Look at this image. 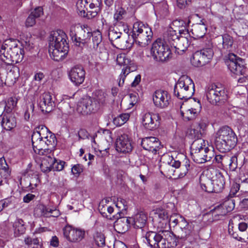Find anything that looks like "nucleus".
Here are the masks:
<instances>
[{"mask_svg":"<svg viewBox=\"0 0 248 248\" xmlns=\"http://www.w3.org/2000/svg\"><path fill=\"white\" fill-rule=\"evenodd\" d=\"M54 97L49 92H45L40 96L39 106L43 112H50L55 106Z\"/></svg>","mask_w":248,"mask_h":248,"instance_id":"18","label":"nucleus"},{"mask_svg":"<svg viewBox=\"0 0 248 248\" xmlns=\"http://www.w3.org/2000/svg\"><path fill=\"white\" fill-rule=\"evenodd\" d=\"M83 33H86V35L79 38V40H88L91 37L92 33L91 32V29L87 24H84L81 26L80 33L82 34Z\"/></svg>","mask_w":248,"mask_h":248,"instance_id":"50","label":"nucleus"},{"mask_svg":"<svg viewBox=\"0 0 248 248\" xmlns=\"http://www.w3.org/2000/svg\"><path fill=\"white\" fill-rule=\"evenodd\" d=\"M219 43L218 47L222 51H230L232 48L233 40L232 36L228 34H223L217 38Z\"/></svg>","mask_w":248,"mask_h":248,"instance_id":"25","label":"nucleus"},{"mask_svg":"<svg viewBox=\"0 0 248 248\" xmlns=\"http://www.w3.org/2000/svg\"><path fill=\"white\" fill-rule=\"evenodd\" d=\"M160 232V239L155 248H174L178 245L179 241L173 232L161 230Z\"/></svg>","mask_w":248,"mask_h":248,"instance_id":"11","label":"nucleus"},{"mask_svg":"<svg viewBox=\"0 0 248 248\" xmlns=\"http://www.w3.org/2000/svg\"><path fill=\"white\" fill-rule=\"evenodd\" d=\"M89 8L91 10L88 11V18L91 19L95 17L97 15L98 12L100 9V7H96V5L91 2H89Z\"/></svg>","mask_w":248,"mask_h":248,"instance_id":"46","label":"nucleus"},{"mask_svg":"<svg viewBox=\"0 0 248 248\" xmlns=\"http://www.w3.org/2000/svg\"><path fill=\"white\" fill-rule=\"evenodd\" d=\"M237 138L234 131L229 126L221 127L216 133L215 144L220 152L226 153L236 145Z\"/></svg>","mask_w":248,"mask_h":248,"instance_id":"3","label":"nucleus"},{"mask_svg":"<svg viewBox=\"0 0 248 248\" xmlns=\"http://www.w3.org/2000/svg\"><path fill=\"white\" fill-rule=\"evenodd\" d=\"M188 173L184 166L182 165L180 170L174 171L173 176L179 178H183Z\"/></svg>","mask_w":248,"mask_h":248,"instance_id":"61","label":"nucleus"},{"mask_svg":"<svg viewBox=\"0 0 248 248\" xmlns=\"http://www.w3.org/2000/svg\"><path fill=\"white\" fill-rule=\"evenodd\" d=\"M201 186L202 189L205 192L215 193V189L213 185L212 180H207L205 183H201Z\"/></svg>","mask_w":248,"mask_h":248,"instance_id":"48","label":"nucleus"},{"mask_svg":"<svg viewBox=\"0 0 248 248\" xmlns=\"http://www.w3.org/2000/svg\"><path fill=\"white\" fill-rule=\"evenodd\" d=\"M48 129L44 125H40L35 128L32 134L31 142L34 152L39 155H46V150L44 142V134L47 132Z\"/></svg>","mask_w":248,"mask_h":248,"instance_id":"8","label":"nucleus"},{"mask_svg":"<svg viewBox=\"0 0 248 248\" xmlns=\"http://www.w3.org/2000/svg\"><path fill=\"white\" fill-rule=\"evenodd\" d=\"M98 109V103L90 97H86L81 99L78 102L77 108L78 112L82 115L94 113Z\"/></svg>","mask_w":248,"mask_h":248,"instance_id":"14","label":"nucleus"},{"mask_svg":"<svg viewBox=\"0 0 248 248\" xmlns=\"http://www.w3.org/2000/svg\"><path fill=\"white\" fill-rule=\"evenodd\" d=\"M54 158V164H53V168L52 170L53 171H61L63 168L65 162L63 161H58L55 158Z\"/></svg>","mask_w":248,"mask_h":248,"instance_id":"56","label":"nucleus"},{"mask_svg":"<svg viewBox=\"0 0 248 248\" xmlns=\"http://www.w3.org/2000/svg\"><path fill=\"white\" fill-rule=\"evenodd\" d=\"M116 62L120 65L127 66L129 63V60L126 58L125 54H120L117 55Z\"/></svg>","mask_w":248,"mask_h":248,"instance_id":"54","label":"nucleus"},{"mask_svg":"<svg viewBox=\"0 0 248 248\" xmlns=\"http://www.w3.org/2000/svg\"><path fill=\"white\" fill-rule=\"evenodd\" d=\"M12 199V198H7L0 201V212L2 210L3 208L9 206L11 204Z\"/></svg>","mask_w":248,"mask_h":248,"instance_id":"64","label":"nucleus"},{"mask_svg":"<svg viewBox=\"0 0 248 248\" xmlns=\"http://www.w3.org/2000/svg\"><path fill=\"white\" fill-rule=\"evenodd\" d=\"M227 213L232 211L235 207L234 200L232 199L225 201L223 204H221Z\"/></svg>","mask_w":248,"mask_h":248,"instance_id":"49","label":"nucleus"},{"mask_svg":"<svg viewBox=\"0 0 248 248\" xmlns=\"http://www.w3.org/2000/svg\"><path fill=\"white\" fill-rule=\"evenodd\" d=\"M195 92V86L192 80L188 76L181 77L174 88V94L181 100H187Z\"/></svg>","mask_w":248,"mask_h":248,"instance_id":"5","label":"nucleus"},{"mask_svg":"<svg viewBox=\"0 0 248 248\" xmlns=\"http://www.w3.org/2000/svg\"><path fill=\"white\" fill-rule=\"evenodd\" d=\"M14 236L16 237L23 234L26 231L24 222L22 219H16L13 224Z\"/></svg>","mask_w":248,"mask_h":248,"instance_id":"38","label":"nucleus"},{"mask_svg":"<svg viewBox=\"0 0 248 248\" xmlns=\"http://www.w3.org/2000/svg\"><path fill=\"white\" fill-rule=\"evenodd\" d=\"M132 33V43L135 42L141 47L148 46L151 43L153 37L151 29L139 21L134 23Z\"/></svg>","mask_w":248,"mask_h":248,"instance_id":"4","label":"nucleus"},{"mask_svg":"<svg viewBox=\"0 0 248 248\" xmlns=\"http://www.w3.org/2000/svg\"><path fill=\"white\" fill-rule=\"evenodd\" d=\"M215 159L217 163H220L222 166H227L229 162L230 156L225 154L217 155L215 156Z\"/></svg>","mask_w":248,"mask_h":248,"instance_id":"47","label":"nucleus"},{"mask_svg":"<svg viewBox=\"0 0 248 248\" xmlns=\"http://www.w3.org/2000/svg\"><path fill=\"white\" fill-rule=\"evenodd\" d=\"M114 27L117 29L118 32L121 33L124 41H126V43L128 44L125 46L126 48L131 47L132 43H129L127 41L125 40L126 37L129 31V29L127 24L123 22L118 21L115 23Z\"/></svg>","mask_w":248,"mask_h":248,"instance_id":"39","label":"nucleus"},{"mask_svg":"<svg viewBox=\"0 0 248 248\" xmlns=\"http://www.w3.org/2000/svg\"><path fill=\"white\" fill-rule=\"evenodd\" d=\"M68 76L71 82L75 85L78 86L84 82L85 71L82 66L76 65L69 71Z\"/></svg>","mask_w":248,"mask_h":248,"instance_id":"19","label":"nucleus"},{"mask_svg":"<svg viewBox=\"0 0 248 248\" xmlns=\"http://www.w3.org/2000/svg\"><path fill=\"white\" fill-rule=\"evenodd\" d=\"M226 63L232 73L236 75H243L246 74L247 68L244 60L233 53L228 54Z\"/></svg>","mask_w":248,"mask_h":248,"instance_id":"10","label":"nucleus"},{"mask_svg":"<svg viewBox=\"0 0 248 248\" xmlns=\"http://www.w3.org/2000/svg\"><path fill=\"white\" fill-rule=\"evenodd\" d=\"M108 36L110 41L116 40L120 39L122 36L121 33L117 31V29L114 27L110 28L108 31Z\"/></svg>","mask_w":248,"mask_h":248,"instance_id":"51","label":"nucleus"},{"mask_svg":"<svg viewBox=\"0 0 248 248\" xmlns=\"http://www.w3.org/2000/svg\"><path fill=\"white\" fill-rule=\"evenodd\" d=\"M129 118L128 113H122L113 119V122L117 126H120L125 124Z\"/></svg>","mask_w":248,"mask_h":248,"instance_id":"44","label":"nucleus"},{"mask_svg":"<svg viewBox=\"0 0 248 248\" xmlns=\"http://www.w3.org/2000/svg\"><path fill=\"white\" fill-rule=\"evenodd\" d=\"M160 231L158 233L155 232H144L142 235L146 240L147 243L151 247L155 248L157 241L160 239Z\"/></svg>","mask_w":248,"mask_h":248,"instance_id":"31","label":"nucleus"},{"mask_svg":"<svg viewBox=\"0 0 248 248\" xmlns=\"http://www.w3.org/2000/svg\"><path fill=\"white\" fill-rule=\"evenodd\" d=\"M214 55L211 48H203L200 51L195 52L191 59V62L193 65L199 67L205 65L208 62Z\"/></svg>","mask_w":248,"mask_h":248,"instance_id":"13","label":"nucleus"},{"mask_svg":"<svg viewBox=\"0 0 248 248\" xmlns=\"http://www.w3.org/2000/svg\"><path fill=\"white\" fill-rule=\"evenodd\" d=\"M212 181L215 189V193H219L222 191L225 184V179L222 173L220 172H217L215 176L213 177Z\"/></svg>","mask_w":248,"mask_h":248,"instance_id":"30","label":"nucleus"},{"mask_svg":"<svg viewBox=\"0 0 248 248\" xmlns=\"http://www.w3.org/2000/svg\"><path fill=\"white\" fill-rule=\"evenodd\" d=\"M130 72V68L127 65L123 68L119 78L118 85L119 86H122L124 85L125 77Z\"/></svg>","mask_w":248,"mask_h":248,"instance_id":"52","label":"nucleus"},{"mask_svg":"<svg viewBox=\"0 0 248 248\" xmlns=\"http://www.w3.org/2000/svg\"><path fill=\"white\" fill-rule=\"evenodd\" d=\"M107 201V200L102 201L99 204L98 210L100 213L103 217L110 219H113L111 215L114 212V208L111 206L104 204V202L106 203Z\"/></svg>","mask_w":248,"mask_h":248,"instance_id":"36","label":"nucleus"},{"mask_svg":"<svg viewBox=\"0 0 248 248\" xmlns=\"http://www.w3.org/2000/svg\"><path fill=\"white\" fill-rule=\"evenodd\" d=\"M180 37V36L177 34L176 31L173 30L171 28H170L164 35L162 40L169 45L170 47L172 48L173 45H175V43H177V40Z\"/></svg>","mask_w":248,"mask_h":248,"instance_id":"29","label":"nucleus"},{"mask_svg":"<svg viewBox=\"0 0 248 248\" xmlns=\"http://www.w3.org/2000/svg\"><path fill=\"white\" fill-rule=\"evenodd\" d=\"M116 149L122 153H128L132 151V146L127 135H121L117 139Z\"/></svg>","mask_w":248,"mask_h":248,"instance_id":"23","label":"nucleus"},{"mask_svg":"<svg viewBox=\"0 0 248 248\" xmlns=\"http://www.w3.org/2000/svg\"><path fill=\"white\" fill-rule=\"evenodd\" d=\"M48 129L44 125H40L35 128L32 134L31 142L34 152L39 155H46V150L44 142V134L47 132Z\"/></svg>","mask_w":248,"mask_h":248,"instance_id":"9","label":"nucleus"},{"mask_svg":"<svg viewBox=\"0 0 248 248\" xmlns=\"http://www.w3.org/2000/svg\"><path fill=\"white\" fill-rule=\"evenodd\" d=\"M66 38V34L61 30L50 33L48 51L50 57L55 61L62 60L68 51L69 46Z\"/></svg>","mask_w":248,"mask_h":248,"instance_id":"1","label":"nucleus"},{"mask_svg":"<svg viewBox=\"0 0 248 248\" xmlns=\"http://www.w3.org/2000/svg\"><path fill=\"white\" fill-rule=\"evenodd\" d=\"M156 215L158 217L157 227L161 229H166L169 223V216L167 211L165 210H159L156 212Z\"/></svg>","mask_w":248,"mask_h":248,"instance_id":"37","label":"nucleus"},{"mask_svg":"<svg viewBox=\"0 0 248 248\" xmlns=\"http://www.w3.org/2000/svg\"><path fill=\"white\" fill-rule=\"evenodd\" d=\"M248 229V224L245 222H241L238 224L239 232L234 231L233 226L229 224L228 232L231 236L241 242L248 243V236L245 235L244 232Z\"/></svg>","mask_w":248,"mask_h":248,"instance_id":"17","label":"nucleus"},{"mask_svg":"<svg viewBox=\"0 0 248 248\" xmlns=\"http://www.w3.org/2000/svg\"><path fill=\"white\" fill-rule=\"evenodd\" d=\"M44 142H45L46 149L45 153L46 155H49L51 153L52 149L55 147L57 144V140L56 136L54 134L50 132H49L48 135L46 137H44Z\"/></svg>","mask_w":248,"mask_h":248,"instance_id":"33","label":"nucleus"},{"mask_svg":"<svg viewBox=\"0 0 248 248\" xmlns=\"http://www.w3.org/2000/svg\"><path fill=\"white\" fill-rule=\"evenodd\" d=\"M97 98L95 101L98 103L99 107L100 104H104L107 100V94L102 91H99L97 93Z\"/></svg>","mask_w":248,"mask_h":248,"instance_id":"57","label":"nucleus"},{"mask_svg":"<svg viewBox=\"0 0 248 248\" xmlns=\"http://www.w3.org/2000/svg\"><path fill=\"white\" fill-rule=\"evenodd\" d=\"M147 219L146 215L142 212L137 214L133 217H130L133 227L136 229H140L142 232L148 230L146 227Z\"/></svg>","mask_w":248,"mask_h":248,"instance_id":"24","label":"nucleus"},{"mask_svg":"<svg viewBox=\"0 0 248 248\" xmlns=\"http://www.w3.org/2000/svg\"><path fill=\"white\" fill-rule=\"evenodd\" d=\"M204 150H206L205 152V162L210 161L212 158L214 157V154L213 150L209 149L208 147H204Z\"/></svg>","mask_w":248,"mask_h":248,"instance_id":"63","label":"nucleus"},{"mask_svg":"<svg viewBox=\"0 0 248 248\" xmlns=\"http://www.w3.org/2000/svg\"><path fill=\"white\" fill-rule=\"evenodd\" d=\"M180 112L183 119L187 121L193 120L198 114L196 109L192 108H186L184 104L180 107Z\"/></svg>","mask_w":248,"mask_h":248,"instance_id":"34","label":"nucleus"},{"mask_svg":"<svg viewBox=\"0 0 248 248\" xmlns=\"http://www.w3.org/2000/svg\"><path fill=\"white\" fill-rule=\"evenodd\" d=\"M228 165L231 171H235L237 168V157L236 155H233L231 157L230 156V160Z\"/></svg>","mask_w":248,"mask_h":248,"instance_id":"55","label":"nucleus"},{"mask_svg":"<svg viewBox=\"0 0 248 248\" xmlns=\"http://www.w3.org/2000/svg\"><path fill=\"white\" fill-rule=\"evenodd\" d=\"M153 100L155 106L160 108H167L170 101V95L165 90H156L153 94Z\"/></svg>","mask_w":248,"mask_h":248,"instance_id":"15","label":"nucleus"},{"mask_svg":"<svg viewBox=\"0 0 248 248\" xmlns=\"http://www.w3.org/2000/svg\"><path fill=\"white\" fill-rule=\"evenodd\" d=\"M34 108V105L32 102L28 104L27 108L24 113V119L28 121L30 118V111L33 112Z\"/></svg>","mask_w":248,"mask_h":248,"instance_id":"59","label":"nucleus"},{"mask_svg":"<svg viewBox=\"0 0 248 248\" xmlns=\"http://www.w3.org/2000/svg\"><path fill=\"white\" fill-rule=\"evenodd\" d=\"M227 213L220 204L216 206L214 209L211 210L209 213H207L204 216H210L213 217L212 221L219 220L227 215Z\"/></svg>","mask_w":248,"mask_h":248,"instance_id":"35","label":"nucleus"},{"mask_svg":"<svg viewBox=\"0 0 248 248\" xmlns=\"http://www.w3.org/2000/svg\"><path fill=\"white\" fill-rule=\"evenodd\" d=\"M151 54L154 60L166 62L171 57V50L169 45L161 38L156 39L152 44Z\"/></svg>","mask_w":248,"mask_h":248,"instance_id":"6","label":"nucleus"},{"mask_svg":"<svg viewBox=\"0 0 248 248\" xmlns=\"http://www.w3.org/2000/svg\"><path fill=\"white\" fill-rule=\"evenodd\" d=\"M206 20L202 19L199 23L196 24L192 29L193 34L198 38L203 37L207 31V25Z\"/></svg>","mask_w":248,"mask_h":248,"instance_id":"28","label":"nucleus"},{"mask_svg":"<svg viewBox=\"0 0 248 248\" xmlns=\"http://www.w3.org/2000/svg\"><path fill=\"white\" fill-rule=\"evenodd\" d=\"M63 234L64 237L69 242L78 243L84 238L85 231L84 229L67 225L63 229Z\"/></svg>","mask_w":248,"mask_h":248,"instance_id":"12","label":"nucleus"},{"mask_svg":"<svg viewBox=\"0 0 248 248\" xmlns=\"http://www.w3.org/2000/svg\"><path fill=\"white\" fill-rule=\"evenodd\" d=\"M36 18H39L44 14L43 9L41 6H38L33 9L30 13Z\"/></svg>","mask_w":248,"mask_h":248,"instance_id":"60","label":"nucleus"},{"mask_svg":"<svg viewBox=\"0 0 248 248\" xmlns=\"http://www.w3.org/2000/svg\"><path fill=\"white\" fill-rule=\"evenodd\" d=\"M17 100L16 98H10L5 105V111L6 113H11L12 110L16 106Z\"/></svg>","mask_w":248,"mask_h":248,"instance_id":"45","label":"nucleus"},{"mask_svg":"<svg viewBox=\"0 0 248 248\" xmlns=\"http://www.w3.org/2000/svg\"><path fill=\"white\" fill-rule=\"evenodd\" d=\"M194 231V225L192 222H190L187 225L186 228H183L182 231L183 232V233L181 235H176V238L179 241L180 239H185L189 236L192 235Z\"/></svg>","mask_w":248,"mask_h":248,"instance_id":"43","label":"nucleus"},{"mask_svg":"<svg viewBox=\"0 0 248 248\" xmlns=\"http://www.w3.org/2000/svg\"><path fill=\"white\" fill-rule=\"evenodd\" d=\"M71 171L74 175L78 176L83 171V166L78 164L75 165L72 168Z\"/></svg>","mask_w":248,"mask_h":248,"instance_id":"62","label":"nucleus"},{"mask_svg":"<svg viewBox=\"0 0 248 248\" xmlns=\"http://www.w3.org/2000/svg\"><path fill=\"white\" fill-rule=\"evenodd\" d=\"M141 145L144 150L156 154L160 148L161 143L157 138L150 137L143 138L141 140Z\"/></svg>","mask_w":248,"mask_h":248,"instance_id":"22","label":"nucleus"},{"mask_svg":"<svg viewBox=\"0 0 248 248\" xmlns=\"http://www.w3.org/2000/svg\"><path fill=\"white\" fill-rule=\"evenodd\" d=\"M45 155L41 160V163L40 165V169L43 172L47 173L52 170L53 164H54V158L50 155Z\"/></svg>","mask_w":248,"mask_h":248,"instance_id":"32","label":"nucleus"},{"mask_svg":"<svg viewBox=\"0 0 248 248\" xmlns=\"http://www.w3.org/2000/svg\"><path fill=\"white\" fill-rule=\"evenodd\" d=\"M120 215L119 211L117 215L112 216L113 219H117L114 223L115 230L119 233H124L128 231L131 223L130 217H119Z\"/></svg>","mask_w":248,"mask_h":248,"instance_id":"21","label":"nucleus"},{"mask_svg":"<svg viewBox=\"0 0 248 248\" xmlns=\"http://www.w3.org/2000/svg\"><path fill=\"white\" fill-rule=\"evenodd\" d=\"M160 117L157 114L152 112L143 113L142 115V124L147 130H154L157 127Z\"/></svg>","mask_w":248,"mask_h":248,"instance_id":"20","label":"nucleus"},{"mask_svg":"<svg viewBox=\"0 0 248 248\" xmlns=\"http://www.w3.org/2000/svg\"><path fill=\"white\" fill-rule=\"evenodd\" d=\"M11 170L3 157L0 158V175L5 179L10 176Z\"/></svg>","mask_w":248,"mask_h":248,"instance_id":"42","label":"nucleus"},{"mask_svg":"<svg viewBox=\"0 0 248 248\" xmlns=\"http://www.w3.org/2000/svg\"><path fill=\"white\" fill-rule=\"evenodd\" d=\"M91 36H92L93 48L98 52H102L101 50V43L102 40V33L99 30H97L92 33Z\"/></svg>","mask_w":248,"mask_h":248,"instance_id":"40","label":"nucleus"},{"mask_svg":"<svg viewBox=\"0 0 248 248\" xmlns=\"http://www.w3.org/2000/svg\"><path fill=\"white\" fill-rule=\"evenodd\" d=\"M2 127L6 130H11L16 125L15 116L11 113L4 114L1 121Z\"/></svg>","mask_w":248,"mask_h":248,"instance_id":"26","label":"nucleus"},{"mask_svg":"<svg viewBox=\"0 0 248 248\" xmlns=\"http://www.w3.org/2000/svg\"><path fill=\"white\" fill-rule=\"evenodd\" d=\"M179 217H181V216L177 214L171 215L170 218L169 217V223L168 225H172L173 227H175L179 223L180 220Z\"/></svg>","mask_w":248,"mask_h":248,"instance_id":"58","label":"nucleus"},{"mask_svg":"<svg viewBox=\"0 0 248 248\" xmlns=\"http://www.w3.org/2000/svg\"><path fill=\"white\" fill-rule=\"evenodd\" d=\"M206 96L208 102L213 105L225 102L227 99V92L221 84H212L206 91Z\"/></svg>","mask_w":248,"mask_h":248,"instance_id":"7","label":"nucleus"},{"mask_svg":"<svg viewBox=\"0 0 248 248\" xmlns=\"http://www.w3.org/2000/svg\"><path fill=\"white\" fill-rule=\"evenodd\" d=\"M24 51L22 46L12 39L6 40L0 49V59L7 64L17 63L22 61Z\"/></svg>","mask_w":248,"mask_h":248,"instance_id":"2","label":"nucleus"},{"mask_svg":"<svg viewBox=\"0 0 248 248\" xmlns=\"http://www.w3.org/2000/svg\"><path fill=\"white\" fill-rule=\"evenodd\" d=\"M189 45L188 39L186 37L180 36L177 40L175 45H173L172 48L175 49V52L178 54H183Z\"/></svg>","mask_w":248,"mask_h":248,"instance_id":"27","label":"nucleus"},{"mask_svg":"<svg viewBox=\"0 0 248 248\" xmlns=\"http://www.w3.org/2000/svg\"><path fill=\"white\" fill-rule=\"evenodd\" d=\"M90 0H78L77 2V8L78 11V14L82 17H86L88 18V11L87 6Z\"/></svg>","mask_w":248,"mask_h":248,"instance_id":"41","label":"nucleus"},{"mask_svg":"<svg viewBox=\"0 0 248 248\" xmlns=\"http://www.w3.org/2000/svg\"><path fill=\"white\" fill-rule=\"evenodd\" d=\"M204 141L200 139L195 140L191 145V155L194 161L197 163H205L204 148L202 147V143Z\"/></svg>","mask_w":248,"mask_h":248,"instance_id":"16","label":"nucleus"},{"mask_svg":"<svg viewBox=\"0 0 248 248\" xmlns=\"http://www.w3.org/2000/svg\"><path fill=\"white\" fill-rule=\"evenodd\" d=\"M94 239L95 244L99 247H102L105 244V237L101 233H96L94 236Z\"/></svg>","mask_w":248,"mask_h":248,"instance_id":"53","label":"nucleus"}]
</instances>
